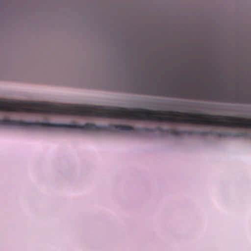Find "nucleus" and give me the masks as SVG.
<instances>
[{
  "instance_id": "1",
  "label": "nucleus",
  "mask_w": 251,
  "mask_h": 251,
  "mask_svg": "<svg viewBox=\"0 0 251 251\" xmlns=\"http://www.w3.org/2000/svg\"><path fill=\"white\" fill-rule=\"evenodd\" d=\"M210 79H129L126 93L186 100L251 104V95L222 92Z\"/></svg>"
},
{
  "instance_id": "2",
  "label": "nucleus",
  "mask_w": 251,
  "mask_h": 251,
  "mask_svg": "<svg viewBox=\"0 0 251 251\" xmlns=\"http://www.w3.org/2000/svg\"><path fill=\"white\" fill-rule=\"evenodd\" d=\"M0 126H23V127H35L43 126L48 127H66L78 129L83 131H106L110 132H118L126 131L133 132L135 128L130 126L122 125H97L94 124L87 123L84 125L72 123L66 124H54L49 122H28L21 120L0 119Z\"/></svg>"
},
{
  "instance_id": "3",
  "label": "nucleus",
  "mask_w": 251,
  "mask_h": 251,
  "mask_svg": "<svg viewBox=\"0 0 251 251\" xmlns=\"http://www.w3.org/2000/svg\"><path fill=\"white\" fill-rule=\"evenodd\" d=\"M71 83L86 82V80H91L90 82L95 83V85H82L76 84H68L69 86L76 87H84L87 88H93L97 89H104L120 92L126 91L118 90V88L125 87L128 83L129 79L122 81L123 79H62Z\"/></svg>"
},
{
  "instance_id": "4",
  "label": "nucleus",
  "mask_w": 251,
  "mask_h": 251,
  "mask_svg": "<svg viewBox=\"0 0 251 251\" xmlns=\"http://www.w3.org/2000/svg\"><path fill=\"white\" fill-rule=\"evenodd\" d=\"M211 134L216 137L220 138H226L228 137L233 136V137H247L250 139H251V133L247 134L246 132H240L235 133H231L230 132L223 131H218V132H204L203 133H201V135L203 136H207L208 134Z\"/></svg>"
},
{
  "instance_id": "5",
  "label": "nucleus",
  "mask_w": 251,
  "mask_h": 251,
  "mask_svg": "<svg viewBox=\"0 0 251 251\" xmlns=\"http://www.w3.org/2000/svg\"><path fill=\"white\" fill-rule=\"evenodd\" d=\"M166 131L168 133L174 136H180L183 134H192V133H190L187 131L180 130L176 128L168 129Z\"/></svg>"
},
{
  "instance_id": "6",
  "label": "nucleus",
  "mask_w": 251,
  "mask_h": 251,
  "mask_svg": "<svg viewBox=\"0 0 251 251\" xmlns=\"http://www.w3.org/2000/svg\"><path fill=\"white\" fill-rule=\"evenodd\" d=\"M156 130H158L159 131H162V129L160 128V127H158V128H156ZM147 130H148V131H155V130H156V129H147Z\"/></svg>"
}]
</instances>
